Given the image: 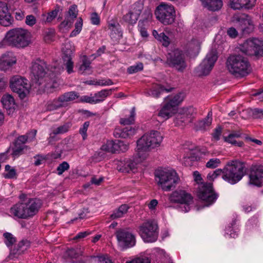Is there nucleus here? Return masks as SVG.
<instances>
[{
    "label": "nucleus",
    "instance_id": "31",
    "mask_svg": "<svg viewBox=\"0 0 263 263\" xmlns=\"http://www.w3.org/2000/svg\"><path fill=\"white\" fill-rule=\"evenodd\" d=\"M121 146L123 147L121 149V151L123 152L128 149V146L124 144L123 142L119 141L118 143H115L112 141H108L106 144L103 145L101 149L107 152L115 153L118 151V148Z\"/></svg>",
    "mask_w": 263,
    "mask_h": 263
},
{
    "label": "nucleus",
    "instance_id": "2",
    "mask_svg": "<svg viewBox=\"0 0 263 263\" xmlns=\"http://www.w3.org/2000/svg\"><path fill=\"white\" fill-rule=\"evenodd\" d=\"M31 43V34L27 30L16 28L7 31L0 43V47L8 45L17 48H23Z\"/></svg>",
    "mask_w": 263,
    "mask_h": 263
},
{
    "label": "nucleus",
    "instance_id": "52",
    "mask_svg": "<svg viewBox=\"0 0 263 263\" xmlns=\"http://www.w3.org/2000/svg\"><path fill=\"white\" fill-rule=\"evenodd\" d=\"M221 163V161L218 158H212L210 159L206 163V167L210 168H215L219 166Z\"/></svg>",
    "mask_w": 263,
    "mask_h": 263
},
{
    "label": "nucleus",
    "instance_id": "25",
    "mask_svg": "<svg viewBox=\"0 0 263 263\" xmlns=\"http://www.w3.org/2000/svg\"><path fill=\"white\" fill-rule=\"evenodd\" d=\"M16 62V57L12 52H6L0 58V69L6 70L15 64Z\"/></svg>",
    "mask_w": 263,
    "mask_h": 263
},
{
    "label": "nucleus",
    "instance_id": "11",
    "mask_svg": "<svg viewBox=\"0 0 263 263\" xmlns=\"http://www.w3.org/2000/svg\"><path fill=\"white\" fill-rule=\"evenodd\" d=\"M140 155L137 152L136 154L130 158L118 160L116 163L117 170L121 172L126 173H129L130 172H136L138 165L145 160L140 157Z\"/></svg>",
    "mask_w": 263,
    "mask_h": 263
},
{
    "label": "nucleus",
    "instance_id": "10",
    "mask_svg": "<svg viewBox=\"0 0 263 263\" xmlns=\"http://www.w3.org/2000/svg\"><path fill=\"white\" fill-rule=\"evenodd\" d=\"M10 87L23 99L29 93L30 87L27 79L19 75H15L10 79Z\"/></svg>",
    "mask_w": 263,
    "mask_h": 263
},
{
    "label": "nucleus",
    "instance_id": "22",
    "mask_svg": "<svg viewBox=\"0 0 263 263\" xmlns=\"http://www.w3.org/2000/svg\"><path fill=\"white\" fill-rule=\"evenodd\" d=\"M73 50L74 48L69 42L66 43L64 47L62 48V51L64 54L63 57L64 64L68 74L73 72V63L71 60Z\"/></svg>",
    "mask_w": 263,
    "mask_h": 263
},
{
    "label": "nucleus",
    "instance_id": "13",
    "mask_svg": "<svg viewBox=\"0 0 263 263\" xmlns=\"http://www.w3.org/2000/svg\"><path fill=\"white\" fill-rule=\"evenodd\" d=\"M241 50L248 55L263 57V41L257 38L248 39L242 44Z\"/></svg>",
    "mask_w": 263,
    "mask_h": 263
},
{
    "label": "nucleus",
    "instance_id": "41",
    "mask_svg": "<svg viewBox=\"0 0 263 263\" xmlns=\"http://www.w3.org/2000/svg\"><path fill=\"white\" fill-rule=\"evenodd\" d=\"M153 35L158 41L162 43L163 46L167 47L170 45V40L164 32L158 33V31L154 30L153 31Z\"/></svg>",
    "mask_w": 263,
    "mask_h": 263
},
{
    "label": "nucleus",
    "instance_id": "53",
    "mask_svg": "<svg viewBox=\"0 0 263 263\" xmlns=\"http://www.w3.org/2000/svg\"><path fill=\"white\" fill-rule=\"evenodd\" d=\"M223 138L225 142L230 143L232 145H236L238 147H242L243 145V142L240 141H237L235 140V138H233L230 135H228V136H224Z\"/></svg>",
    "mask_w": 263,
    "mask_h": 263
},
{
    "label": "nucleus",
    "instance_id": "3",
    "mask_svg": "<svg viewBox=\"0 0 263 263\" xmlns=\"http://www.w3.org/2000/svg\"><path fill=\"white\" fill-rule=\"evenodd\" d=\"M163 139L161 134L157 131H152L144 134L137 142V152L142 159H146L148 152L152 149L160 146Z\"/></svg>",
    "mask_w": 263,
    "mask_h": 263
},
{
    "label": "nucleus",
    "instance_id": "56",
    "mask_svg": "<svg viewBox=\"0 0 263 263\" xmlns=\"http://www.w3.org/2000/svg\"><path fill=\"white\" fill-rule=\"evenodd\" d=\"M196 159V157L193 155L190 154L189 156H185L183 157V164L186 166H190L193 165L194 162Z\"/></svg>",
    "mask_w": 263,
    "mask_h": 263
},
{
    "label": "nucleus",
    "instance_id": "14",
    "mask_svg": "<svg viewBox=\"0 0 263 263\" xmlns=\"http://www.w3.org/2000/svg\"><path fill=\"white\" fill-rule=\"evenodd\" d=\"M216 51L209 52L201 64L197 67L196 73L199 76H206L210 73L217 60Z\"/></svg>",
    "mask_w": 263,
    "mask_h": 263
},
{
    "label": "nucleus",
    "instance_id": "57",
    "mask_svg": "<svg viewBox=\"0 0 263 263\" xmlns=\"http://www.w3.org/2000/svg\"><path fill=\"white\" fill-rule=\"evenodd\" d=\"M61 10L60 7H57L54 10L49 13L47 16L46 22L50 23L58 15V14Z\"/></svg>",
    "mask_w": 263,
    "mask_h": 263
},
{
    "label": "nucleus",
    "instance_id": "50",
    "mask_svg": "<svg viewBox=\"0 0 263 263\" xmlns=\"http://www.w3.org/2000/svg\"><path fill=\"white\" fill-rule=\"evenodd\" d=\"M3 236L5 239L4 242L8 247L12 246L16 241L15 238L10 233L6 232L3 234Z\"/></svg>",
    "mask_w": 263,
    "mask_h": 263
},
{
    "label": "nucleus",
    "instance_id": "47",
    "mask_svg": "<svg viewBox=\"0 0 263 263\" xmlns=\"http://www.w3.org/2000/svg\"><path fill=\"white\" fill-rule=\"evenodd\" d=\"M136 116L135 108L133 107L130 111V116L128 118H123L120 119V123L123 125H130L133 124Z\"/></svg>",
    "mask_w": 263,
    "mask_h": 263
},
{
    "label": "nucleus",
    "instance_id": "60",
    "mask_svg": "<svg viewBox=\"0 0 263 263\" xmlns=\"http://www.w3.org/2000/svg\"><path fill=\"white\" fill-rule=\"evenodd\" d=\"M69 168V164L66 162L64 161L62 163L60 164L58 167H57V171L58 175H62L65 171L68 170Z\"/></svg>",
    "mask_w": 263,
    "mask_h": 263
},
{
    "label": "nucleus",
    "instance_id": "24",
    "mask_svg": "<svg viewBox=\"0 0 263 263\" xmlns=\"http://www.w3.org/2000/svg\"><path fill=\"white\" fill-rule=\"evenodd\" d=\"M11 24V16L9 12L7 4L0 2V25L9 26Z\"/></svg>",
    "mask_w": 263,
    "mask_h": 263
},
{
    "label": "nucleus",
    "instance_id": "34",
    "mask_svg": "<svg viewBox=\"0 0 263 263\" xmlns=\"http://www.w3.org/2000/svg\"><path fill=\"white\" fill-rule=\"evenodd\" d=\"M203 6L209 10L216 11L220 10L222 5V0H200Z\"/></svg>",
    "mask_w": 263,
    "mask_h": 263
},
{
    "label": "nucleus",
    "instance_id": "35",
    "mask_svg": "<svg viewBox=\"0 0 263 263\" xmlns=\"http://www.w3.org/2000/svg\"><path fill=\"white\" fill-rule=\"evenodd\" d=\"M184 95L183 93H179L174 96H168L166 99L167 102L166 103L174 110V108L183 100Z\"/></svg>",
    "mask_w": 263,
    "mask_h": 263
},
{
    "label": "nucleus",
    "instance_id": "16",
    "mask_svg": "<svg viewBox=\"0 0 263 263\" xmlns=\"http://www.w3.org/2000/svg\"><path fill=\"white\" fill-rule=\"evenodd\" d=\"M169 200L171 202L184 205V209L182 211L187 212L190 211L189 205L192 202L193 198L192 196L185 191L179 190L173 192L169 197Z\"/></svg>",
    "mask_w": 263,
    "mask_h": 263
},
{
    "label": "nucleus",
    "instance_id": "32",
    "mask_svg": "<svg viewBox=\"0 0 263 263\" xmlns=\"http://www.w3.org/2000/svg\"><path fill=\"white\" fill-rule=\"evenodd\" d=\"M50 71L52 72V76L49 74L50 77L47 76L44 82H45V88L48 90H49L50 92H52L59 87V84L55 78V70H51Z\"/></svg>",
    "mask_w": 263,
    "mask_h": 263
},
{
    "label": "nucleus",
    "instance_id": "28",
    "mask_svg": "<svg viewBox=\"0 0 263 263\" xmlns=\"http://www.w3.org/2000/svg\"><path fill=\"white\" fill-rule=\"evenodd\" d=\"M74 263H114L107 255L99 256H85L82 259L76 261Z\"/></svg>",
    "mask_w": 263,
    "mask_h": 263
},
{
    "label": "nucleus",
    "instance_id": "4",
    "mask_svg": "<svg viewBox=\"0 0 263 263\" xmlns=\"http://www.w3.org/2000/svg\"><path fill=\"white\" fill-rule=\"evenodd\" d=\"M226 67L229 72L237 78H242L251 72V65L248 59L240 54L230 55L226 61Z\"/></svg>",
    "mask_w": 263,
    "mask_h": 263
},
{
    "label": "nucleus",
    "instance_id": "30",
    "mask_svg": "<svg viewBox=\"0 0 263 263\" xmlns=\"http://www.w3.org/2000/svg\"><path fill=\"white\" fill-rule=\"evenodd\" d=\"M78 13L77 6L76 5L71 6L68 10V17L61 23L60 25V28H70L73 23V20L77 17Z\"/></svg>",
    "mask_w": 263,
    "mask_h": 263
},
{
    "label": "nucleus",
    "instance_id": "36",
    "mask_svg": "<svg viewBox=\"0 0 263 263\" xmlns=\"http://www.w3.org/2000/svg\"><path fill=\"white\" fill-rule=\"evenodd\" d=\"M173 89L172 88L166 89L160 84H154L149 91L148 95L155 98H159L164 92H170Z\"/></svg>",
    "mask_w": 263,
    "mask_h": 263
},
{
    "label": "nucleus",
    "instance_id": "9",
    "mask_svg": "<svg viewBox=\"0 0 263 263\" xmlns=\"http://www.w3.org/2000/svg\"><path fill=\"white\" fill-rule=\"evenodd\" d=\"M155 14L157 18L164 25L172 24L176 16L174 6L165 3H162L157 7Z\"/></svg>",
    "mask_w": 263,
    "mask_h": 263
},
{
    "label": "nucleus",
    "instance_id": "18",
    "mask_svg": "<svg viewBox=\"0 0 263 263\" xmlns=\"http://www.w3.org/2000/svg\"><path fill=\"white\" fill-rule=\"evenodd\" d=\"M119 245L124 248H130L136 244L135 236L128 230L119 229L116 233Z\"/></svg>",
    "mask_w": 263,
    "mask_h": 263
},
{
    "label": "nucleus",
    "instance_id": "21",
    "mask_svg": "<svg viewBox=\"0 0 263 263\" xmlns=\"http://www.w3.org/2000/svg\"><path fill=\"white\" fill-rule=\"evenodd\" d=\"M143 9V5L141 2L135 3L128 13L123 16V21L132 25L136 24Z\"/></svg>",
    "mask_w": 263,
    "mask_h": 263
},
{
    "label": "nucleus",
    "instance_id": "58",
    "mask_svg": "<svg viewBox=\"0 0 263 263\" xmlns=\"http://www.w3.org/2000/svg\"><path fill=\"white\" fill-rule=\"evenodd\" d=\"M223 175V169H217L212 173H210L207 176L208 179L210 181L214 180L218 176Z\"/></svg>",
    "mask_w": 263,
    "mask_h": 263
},
{
    "label": "nucleus",
    "instance_id": "38",
    "mask_svg": "<svg viewBox=\"0 0 263 263\" xmlns=\"http://www.w3.org/2000/svg\"><path fill=\"white\" fill-rule=\"evenodd\" d=\"M111 89H103L96 93L92 96L93 104H97L103 102L110 95Z\"/></svg>",
    "mask_w": 263,
    "mask_h": 263
},
{
    "label": "nucleus",
    "instance_id": "6",
    "mask_svg": "<svg viewBox=\"0 0 263 263\" xmlns=\"http://www.w3.org/2000/svg\"><path fill=\"white\" fill-rule=\"evenodd\" d=\"M194 180L199 184L198 196L200 199L205 201V206L213 204L218 197L217 194L213 192V184L211 183H202L201 175L198 171L193 173Z\"/></svg>",
    "mask_w": 263,
    "mask_h": 263
},
{
    "label": "nucleus",
    "instance_id": "59",
    "mask_svg": "<svg viewBox=\"0 0 263 263\" xmlns=\"http://www.w3.org/2000/svg\"><path fill=\"white\" fill-rule=\"evenodd\" d=\"M152 11L150 9L147 8L146 9L143 13L142 15V20H140L141 22H147L150 21L152 18Z\"/></svg>",
    "mask_w": 263,
    "mask_h": 263
},
{
    "label": "nucleus",
    "instance_id": "20",
    "mask_svg": "<svg viewBox=\"0 0 263 263\" xmlns=\"http://www.w3.org/2000/svg\"><path fill=\"white\" fill-rule=\"evenodd\" d=\"M233 21L238 23L243 33H250L254 29V25L250 16L246 14H238L233 16Z\"/></svg>",
    "mask_w": 263,
    "mask_h": 263
},
{
    "label": "nucleus",
    "instance_id": "54",
    "mask_svg": "<svg viewBox=\"0 0 263 263\" xmlns=\"http://www.w3.org/2000/svg\"><path fill=\"white\" fill-rule=\"evenodd\" d=\"M5 171L7 172L4 176L6 178H14L16 177V171L14 168H12L9 165L5 166Z\"/></svg>",
    "mask_w": 263,
    "mask_h": 263
},
{
    "label": "nucleus",
    "instance_id": "48",
    "mask_svg": "<svg viewBox=\"0 0 263 263\" xmlns=\"http://www.w3.org/2000/svg\"><path fill=\"white\" fill-rule=\"evenodd\" d=\"M135 130L132 127H125L123 128L120 133L116 132V135H119V137L126 138L135 134Z\"/></svg>",
    "mask_w": 263,
    "mask_h": 263
},
{
    "label": "nucleus",
    "instance_id": "42",
    "mask_svg": "<svg viewBox=\"0 0 263 263\" xmlns=\"http://www.w3.org/2000/svg\"><path fill=\"white\" fill-rule=\"evenodd\" d=\"M236 222V219H233L231 223V226H228L226 227L225 230L226 237L235 238L238 236V231L235 226Z\"/></svg>",
    "mask_w": 263,
    "mask_h": 263
},
{
    "label": "nucleus",
    "instance_id": "19",
    "mask_svg": "<svg viewBox=\"0 0 263 263\" xmlns=\"http://www.w3.org/2000/svg\"><path fill=\"white\" fill-rule=\"evenodd\" d=\"M250 184L261 187L263 185V166L260 165H253L251 167L249 174Z\"/></svg>",
    "mask_w": 263,
    "mask_h": 263
},
{
    "label": "nucleus",
    "instance_id": "12",
    "mask_svg": "<svg viewBox=\"0 0 263 263\" xmlns=\"http://www.w3.org/2000/svg\"><path fill=\"white\" fill-rule=\"evenodd\" d=\"M46 64L44 61L37 60L32 62L31 67V77L32 81L40 85L43 84L48 76L46 70Z\"/></svg>",
    "mask_w": 263,
    "mask_h": 263
},
{
    "label": "nucleus",
    "instance_id": "62",
    "mask_svg": "<svg viewBox=\"0 0 263 263\" xmlns=\"http://www.w3.org/2000/svg\"><path fill=\"white\" fill-rule=\"evenodd\" d=\"M89 125V122L86 121L84 123L82 127L80 128L79 132L82 135L83 139L84 140L87 137V131Z\"/></svg>",
    "mask_w": 263,
    "mask_h": 263
},
{
    "label": "nucleus",
    "instance_id": "51",
    "mask_svg": "<svg viewBox=\"0 0 263 263\" xmlns=\"http://www.w3.org/2000/svg\"><path fill=\"white\" fill-rule=\"evenodd\" d=\"M143 69V65L142 63L139 62L136 64L131 66L127 68V72L129 74H133L139 71H142Z\"/></svg>",
    "mask_w": 263,
    "mask_h": 263
},
{
    "label": "nucleus",
    "instance_id": "33",
    "mask_svg": "<svg viewBox=\"0 0 263 263\" xmlns=\"http://www.w3.org/2000/svg\"><path fill=\"white\" fill-rule=\"evenodd\" d=\"M212 122V112L209 111L206 117L199 121L195 124V127L197 130L206 131L210 128Z\"/></svg>",
    "mask_w": 263,
    "mask_h": 263
},
{
    "label": "nucleus",
    "instance_id": "15",
    "mask_svg": "<svg viewBox=\"0 0 263 263\" xmlns=\"http://www.w3.org/2000/svg\"><path fill=\"white\" fill-rule=\"evenodd\" d=\"M166 62L168 65L175 68L179 72H182L186 67V64L182 52L176 49L169 53L167 57Z\"/></svg>",
    "mask_w": 263,
    "mask_h": 263
},
{
    "label": "nucleus",
    "instance_id": "43",
    "mask_svg": "<svg viewBox=\"0 0 263 263\" xmlns=\"http://www.w3.org/2000/svg\"><path fill=\"white\" fill-rule=\"evenodd\" d=\"M128 209L129 206L127 204H122L118 209L113 212L110 217L112 219L122 217L127 213Z\"/></svg>",
    "mask_w": 263,
    "mask_h": 263
},
{
    "label": "nucleus",
    "instance_id": "44",
    "mask_svg": "<svg viewBox=\"0 0 263 263\" xmlns=\"http://www.w3.org/2000/svg\"><path fill=\"white\" fill-rule=\"evenodd\" d=\"M72 124L70 122H66L52 130V134L54 135H62L68 132L71 128Z\"/></svg>",
    "mask_w": 263,
    "mask_h": 263
},
{
    "label": "nucleus",
    "instance_id": "29",
    "mask_svg": "<svg viewBox=\"0 0 263 263\" xmlns=\"http://www.w3.org/2000/svg\"><path fill=\"white\" fill-rule=\"evenodd\" d=\"M229 6L234 10H240L243 8L250 9L255 4L256 0H229Z\"/></svg>",
    "mask_w": 263,
    "mask_h": 263
},
{
    "label": "nucleus",
    "instance_id": "40",
    "mask_svg": "<svg viewBox=\"0 0 263 263\" xmlns=\"http://www.w3.org/2000/svg\"><path fill=\"white\" fill-rule=\"evenodd\" d=\"M83 251L80 247L76 248H70L67 249L65 253L64 257H68L71 259H77L80 256H83Z\"/></svg>",
    "mask_w": 263,
    "mask_h": 263
},
{
    "label": "nucleus",
    "instance_id": "64",
    "mask_svg": "<svg viewBox=\"0 0 263 263\" xmlns=\"http://www.w3.org/2000/svg\"><path fill=\"white\" fill-rule=\"evenodd\" d=\"M252 114L254 118H263V109L255 108L252 110Z\"/></svg>",
    "mask_w": 263,
    "mask_h": 263
},
{
    "label": "nucleus",
    "instance_id": "39",
    "mask_svg": "<svg viewBox=\"0 0 263 263\" xmlns=\"http://www.w3.org/2000/svg\"><path fill=\"white\" fill-rule=\"evenodd\" d=\"M79 72L83 74L91 73L90 62L86 56H83L82 58V64L79 68Z\"/></svg>",
    "mask_w": 263,
    "mask_h": 263
},
{
    "label": "nucleus",
    "instance_id": "7",
    "mask_svg": "<svg viewBox=\"0 0 263 263\" xmlns=\"http://www.w3.org/2000/svg\"><path fill=\"white\" fill-rule=\"evenodd\" d=\"M155 180L164 191H169L175 187L179 180L174 170H158L155 173Z\"/></svg>",
    "mask_w": 263,
    "mask_h": 263
},
{
    "label": "nucleus",
    "instance_id": "27",
    "mask_svg": "<svg viewBox=\"0 0 263 263\" xmlns=\"http://www.w3.org/2000/svg\"><path fill=\"white\" fill-rule=\"evenodd\" d=\"M108 28L110 30V36L114 41H117L122 37V32L120 24L114 20L108 23Z\"/></svg>",
    "mask_w": 263,
    "mask_h": 263
},
{
    "label": "nucleus",
    "instance_id": "17",
    "mask_svg": "<svg viewBox=\"0 0 263 263\" xmlns=\"http://www.w3.org/2000/svg\"><path fill=\"white\" fill-rule=\"evenodd\" d=\"M196 109L192 106L179 109L176 115L175 123L178 126H183L192 121Z\"/></svg>",
    "mask_w": 263,
    "mask_h": 263
},
{
    "label": "nucleus",
    "instance_id": "37",
    "mask_svg": "<svg viewBox=\"0 0 263 263\" xmlns=\"http://www.w3.org/2000/svg\"><path fill=\"white\" fill-rule=\"evenodd\" d=\"M1 102L4 107L10 114L14 109L15 102L14 98L10 95H5L1 99Z\"/></svg>",
    "mask_w": 263,
    "mask_h": 263
},
{
    "label": "nucleus",
    "instance_id": "61",
    "mask_svg": "<svg viewBox=\"0 0 263 263\" xmlns=\"http://www.w3.org/2000/svg\"><path fill=\"white\" fill-rule=\"evenodd\" d=\"M222 128L221 126H217L212 133V137L216 141H219L222 134Z\"/></svg>",
    "mask_w": 263,
    "mask_h": 263
},
{
    "label": "nucleus",
    "instance_id": "8",
    "mask_svg": "<svg viewBox=\"0 0 263 263\" xmlns=\"http://www.w3.org/2000/svg\"><path fill=\"white\" fill-rule=\"evenodd\" d=\"M158 234V224L154 220H148L139 227V234L145 242L156 241Z\"/></svg>",
    "mask_w": 263,
    "mask_h": 263
},
{
    "label": "nucleus",
    "instance_id": "45",
    "mask_svg": "<svg viewBox=\"0 0 263 263\" xmlns=\"http://www.w3.org/2000/svg\"><path fill=\"white\" fill-rule=\"evenodd\" d=\"M173 111L174 110L165 104L160 110L158 116L164 120H166L172 116Z\"/></svg>",
    "mask_w": 263,
    "mask_h": 263
},
{
    "label": "nucleus",
    "instance_id": "46",
    "mask_svg": "<svg viewBox=\"0 0 263 263\" xmlns=\"http://www.w3.org/2000/svg\"><path fill=\"white\" fill-rule=\"evenodd\" d=\"M190 54H198L199 52L200 44L196 40H192L188 44Z\"/></svg>",
    "mask_w": 263,
    "mask_h": 263
},
{
    "label": "nucleus",
    "instance_id": "5",
    "mask_svg": "<svg viewBox=\"0 0 263 263\" xmlns=\"http://www.w3.org/2000/svg\"><path fill=\"white\" fill-rule=\"evenodd\" d=\"M245 164L238 160L228 162L223 168L222 179L231 184L240 181L245 175Z\"/></svg>",
    "mask_w": 263,
    "mask_h": 263
},
{
    "label": "nucleus",
    "instance_id": "63",
    "mask_svg": "<svg viewBox=\"0 0 263 263\" xmlns=\"http://www.w3.org/2000/svg\"><path fill=\"white\" fill-rule=\"evenodd\" d=\"M125 263H151L147 258L137 257L131 260L126 261Z\"/></svg>",
    "mask_w": 263,
    "mask_h": 263
},
{
    "label": "nucleus",
    "instance_id": "49",
    "mask_svg": "<svg viewBox=\"0 0 263 263\" xmlns=\"http://www.w3.org/2000/svg\"><path fill=\"white\" fill-rule=\"evenodd\" d=\"M83 26V20L82 18H78L74 25V29L70 33V36L73 37L78 35L81 32Z\"/></svg>",
    "mask_w": 263,
    "mask_h": 263
},
{
    "label": "nucleus",
    "instance_id": "55",
    "mask_svg": "<svg viewBox=\"0 0 263 263\" xmlns=\"http://www.w3.org/2000/svg\"><path fill=\"white\" fill-rule=\"evenodd\" d=\"M28 245V242L27 241H20L18 245V248L14 250V253H18L21 254L23 253L24 251L27 249V246Z\"/></svg>",
    "mask_w": 263,
    "mask_h": 263
},
{
    "label": "nucleus",
    "instance_id": "1",
    "mask_svg": "<svg viewBox=\"0 0 263 263\" xmlns=\"http://www.w3.org/2000/svg\"><path fill=\"white\" fill-rule=\"evenodd\" d=\"M25 194L20 196L21 202L13 205L10 210L11 214L19 219H28L34 216L41 207L42 202L36 198H26Z\"/></svg>",
    "mask_w": 263,
    "mask_h": 263
},
{
    "label": "nucleus",
    "instance_id": "26",
    "mask_svg": "<svg viewBox=\"0 0 263 263\" xmlns=\"http://www.w3.org/2000/svg\"><path fill=\"white\" fill-rule=\"evenodd\" d=\"M28 141V138L25 135L19 136L14 142V147L12 148V155L16 158L22 154L23 151L25 147V143Z\"/></svg>",
    "mask_w": 263,
    "mask_h": 263
},
{
    "label": "nucleus",
    "instance_id": "23",
    "mask_svg": "<svg viewBox=\"0 0 263 263\" xmlns=\"http://www.w3.org/2000/svg\"><path fill=\"white\" fill-rule=\"evenodd\" d=\"M78 93L75 91H69L60 96L57 100L54 101L52 104L54 109L62 107L66 102L72 101L79 98Z\"/></svg>",
    "mask_w": 263,
    "mask_h": 263
}]
</instances>
